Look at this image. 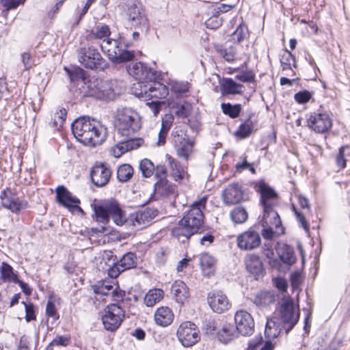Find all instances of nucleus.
Wrapping results in <instances>:
<instances>
[{
    "label": "nucleus",
    "mask_w": 350,
    "mask_h": 350,
    "mask_svg": "<svg viewBox=\"0 0 350 350\" xmlns=\"http://www.w3.org/2000/svg\"><path fill=\"white\" fill-rule=\"evenodd\" d=\"M207 198L204 196L193 202L189 210L172 230V234L180 242L185 243L189 238L199 233L203 228L204 214Z\"/></svg>",
    "instance_id": "f257e3e1"
},
{
    "label": "nucleus",
    "mask_w": 350,
    "mask_h": 350,
    "mask_svg": "<svg viewBox=\"0 0 350 350\" xmlns=\"http://www.w3.org/2000/svg\"><path fill=\"white\" fill-rule=\"evenodd\" d=\"M71 129L75 138L85 145L96 146L107 138V128L88 116L77 118L72 123Z\"/></svg>",
    "instance_id": "f03ea898"
},
{
    "label": "nucleus",
    "mask_w": 350,
    "mask_h": 350,
    "mask_svg": "<svg viewBox=\"0 0 350 350\" xmlns=\"http://www.w3.org/2000/svg\"><path fill=\"white\" fill-rule=\"evenodd\" d=\"M114 127L117 137L134 136L141 129L138 113L131 108L118 109L115 116Z\"/></svg>",
    "instance_id": "7ed1b4c3"
},
{
    "label": "nucleus",
    "mask_w": 350,
    "mask_h": 350,
    "mask_svg": "<svg viewBox=\"0 0 350 350\" xmlns=\"http://www.w3.org/2000/svg\"><path fill=\"white\" fill-rule=\"evenodd\" d=\"M96 221L107 224L111 217L117 226H122L126 221L125 215L118 202L113 199L99 204H92Z\"/></svg>",
    "instance_id": "20e7f679"
},
{
    "label": "nucleus",
    "mask_w": 350,
    "mask_h": 350,
    "mask_svg": "<svg viewBox=\"0 0 350 350\" xmlns=\"http://www.w3.org/2000/svg\"><path fill=\"white\" fill-rule=\"evenodd\" d=\"M132 94L140 98H163L168 95V88L163 83L152 80L144 85L137 82L133 84L131 89Z\"/></svg>",
    "instance_id": "39448f33"
},
{
    "label": "nucleus",
    "mask_w": 350,
    "mask_h": 350,
    "mask_svg": "<svg viewBox=\"0 0 350 350\" xmlns=\"http://www.w3.org/2000/svg\"><path fill=\"white\" fill-rule=\"evenodd\" d=\"M126 14L131 27L138 29L141 32L148 29V21L142 5L138 0H127L126 3Z\"/></svg>",
    "instance_id": "423d86ee"
},
{
    "label": "nucleus",
    "mask_w": 350,
    "mask_h": 350,
    "mask_svg": "<svg viewBox=\"0 0 350 350\" xmlns=\"http://www.w3.org/2000/svg\"><path fill=\"white\" fill-rule=\"evenodd\" d=\"M77 57L80 64L85 68L104 70L108 67L107 62L92 46L79 49Z\"/></svg>",
    "instance_id": "0eeeda50"
},
{
    "label": "nucleus",
    "mask_w": 350,
    "mask_h": 350,
    "mask_svg": "<svg viewBox=\"0 0 350 350\" xmlns=\"http://www.w3.org/2000/svg\"><path fill=\"white\" fill-rule=\"evenodd\" d=\"M100 46L109 59L116 64L130 61L135 56L133 52L124 49L117 40L104 39L100 44Z\"/></svg>",
    "instance_id": "6e6552de"
},
{
    "label": "nucleus",
    "mask_w": 350,
    "mask_h": 350,
    "mask_svg": "<svg viewBox=\"0 0 350 350\" xmlns=\"http://www.w3.org/2000/svg\"><path fill=\"white\" fill-rule=\"evenodd\" d=\"M124 318L122 308L116 304H111L105 309L102 321L107 330L113 332L120 326Z\"/></svg>",
    "instance_id": "1a4fd4ad"
},
{
    "label": "nucleus",
    "mask_w": 350,
    "mask_h": 350,
    "mask_svg": "<svg viewBox=\"0 0 350 350\" xmlns=\"http://www.w3.org/2000/svg\"><path fill=\"white\" fill-rule=\"evenodd\" d=\"M176 335L181 344L187 347L193 346L200 339L198 327L191 321L182 323L177 329Z\"/></svg>",
    "instance_id": "9d476101"
},
{
    "label": "nucleus",
    "mask_w": 350,
    "mask_h": 350,
    "mask_svg": "<svg viewBox=\"0 0 350 350\" xmlns=\"http://www.w3.org/2000/svg\"><path fill=\"white\" fill-rule=\"evenodd\" d=\"M280 312L284 328L288 333L297 324L299 318V313L296 310L293 299H284L281 304Z\"/></svg>",
    "instance_id": "9b49d317"
},
{
    "label": "nucleus",
    "mask_w": 350,
    "mask_h": 350,
    "mask_svg": "<svg viewBox=\"0 0 350 350\" xmlns=\"http://www.w3.org/2000/svg\"><path fill=\"white\" fill-rule=\"evenodd\" d=\"M249 193L239 183L229 184L222 192L223 201L226 204H238L249 200Z\"/></svg>",
    "instance_id": "f8f14e48"
},
{
    "label": "nucleus",
    "mask_w": 350,
    "mask_h": 350,
    "mask_svg": "<svg viewBox=\"0 0 350 350\" xmlns=\"http://www.w3.org/2000/svg\"><path fill=\"white\" fill-rule=\"evenodd\" d=\"M127 72L138 82L143 83V85L156 79L155 72L146 64L141 62L130 64L127 66Z\"/></svg>",
    "instance_id": "ddd939ff"
},
{
    "label": "nucleus",
    "mask_w": 350,
    "mask_h": 350,
    "mask_svg": "<svg viewBox=\"0 0 350 350\" xmlns=\"http://www.w3.org/2000/svg\"><path fill=\"white\" fill-rule=\"evenodd\" d=\"M1 205L13 213L18 214L21 210L27 207L26 201L21 200L11 189L7 188L3 190L0 194Z\"/></svg>",
    "instance_id": "4468645a"
},
{
    "label": "nucleus",
    "mask_w": 350,
    "mask_h": 350,
    "mask_svg": "<svg viewBox=\"0 0 350 350\" xmlns=\"http://www.w3.org/2000/svg\"><path fill=\"white\" fill-rule=\"evenodd\" d=\"M310 129L318 133H323L330 129L332 126V120L326 112H314L307 120Z\"/></svg>",
    "instance_id": "2eb2a0df"
},
{
    "label": "nucleus",
    "mask_w": 350,
    "mask_h": 350,
    "mask_svg": "<svg viewBox=\"0 0 350 350\" xmlns=\"http://www.w3.org/2000/svg\"><path fill=\"white\" fill-rule=\"evenodd\" d=\"M137 256L133 252H127L108 270L109 275L112 278H117L120 273L134 268L137 265Z\"/></svg>",
    "instance_id": "dca6fc26"
},
{
    "label": "nucleus",
    "mask_w": 350,
    "mask_h": 350,
    "mask_svg": "<svg viewBox=\"0 0 350 350\" xmlns=\"http://www.w3.org/2000/svg\"><path fill=\"white\" fill-rule=\"evenodd\" d=\"M256 191L260 194V202L263 209L275 208L278 204V196L276 191L264 181H260L255 185Z\"/></svg>",
    "instance_id": "f3484780"
},
{
    "label": "nucleus",
    "mask_w": 350,
    "mask_h": 350,
    "mask_svg": "<svg viewBox=\"0 0 350 350\" xmlns=\"http://www.w3.org/2000/svg\"><path fill=\"white\" fill-rule=\"evenodd\" d=\"M235 327L243 336L251 335L254 330V321L252 315L245 310H239L234 314Z\"/></svg>",
    "instance_id": "a211bd4d"
},
{
    "label": "nucleus",
    "mask_w": 350,
    "mask_h": 350,
    "mask_svg": "<svg viewBox=\"0 0 350 350\" xmlns=\"http://www.w3.org/2000/svg\"><path fill=\"white\" fill-rule=\"evenodd\" d=\"M56 198L58 203L67 208L70 211L83 213V209L78 205L79 199L72 196L71 193L64 186L56 189Z\"/></svg>",
    "instance_id": "6ab92c4d"
},
{
    "label": "nucleus",
    "mask_w": 350,
    "mask_h": 350,
    "mask_svg": "<svg viewBox=\"0 0 350 350\" xmlns=\"http://www.w3.org/2000/svg\"><path fill=\"white\" fill-rule=\"evenodd\" d=\"M111 176V171L110 168L102 163H96L90 172L92 183L98 187L105 186L109 181Z\"/></svg>",
    "instance_id": "aec40b11"
},
{
    "label": "nucleus",
    "mask_w": 350,
    "mask_h": 350,
    "mask_svg": "<svg viewBox=\"0 0 350 350\" xmlns=\"http://www.w3.org/2000/svg\"><path fill=\"white\" fill-rule=\"evenodd\" d=\"M237 241L241 250H252L260 246L261 239L257 232L249 230L239 235Z\"/></svg>",
    "instance_id": "412c9836"
},
{
    "label": "nucleus",
    "mask_w": 350,
    "mask_h": 350,
    "mask_svg": "<svg viewBox=\"0 0 350 350\" xmlns=\"http://www.w3.org/2000/svg\"><path fill=\"white\" fill-rule=\"evenodd\" d=\"M157 210L152 208H146L139 210L131 215V221L133 225L139 229H142L148 225L157 215Z\"/></svg>",
    "instance_id": "4be33fe9"
},
{
    "label": "nucleus",
    "mask_w": 350,
    "mask_h": 350,
    "mask_svg": "<svg viewBox=\"0 0 350 350\" xmlns=\"http://www.w3.org/2000/svg\"><path fill=\"white\" fill-rule=\"evenodd\" d=\"M208 303L215 312L219 314L227 311L230 306L226 295L219 291L208 294Z\"/></svg>",
    "instance_id": "5701e85b"
},
{
    "label": "nucleus",
    "mask_w": 350,
    "mask_h": 350,
    "mask_svg": "<svg viewBox=\"0 0 350 350\" xmlns=\"http://www.w3.org/2000/svg\"><path fill=\"white\" fill-rule=\"evenodd\" d=\"M174 318V315L172 309L167 306L158 308L154 314L155 323L161 327L170 325L173 322Z\"/></svg>",
    "instance_id": "b1692460"
},
{
    "label": "nucleus",
    "mask_w": 350,
    "mask_h": 350,
    "mask_svg": "<svg viewBox=\"0 0 350 350\" xmlns=\"http://www.w3.org/2000/svg\"><path fill=\"white\" fill-rule=\"evenodd\" d=\"M165 162L170 171V176L175 180L179 181L185 178L186 172L179 163L171 155H165Z\"/></svg>",
    "instance_id": "393cba45"
},
{
    "label": "nucleus",
    "mask_w": 350,
    "mask_h": 350,
    "mask_svg": "<svg viewBox=\"0 0 350 350\" xmlns=\"http://www.w3.org/2000/svg\"><path fill=\"white\" fill-rule=\"evenodd\" d=\"M175 148L177 155L187 161L193 150V142L188 138L178 137L176 140Z\"/></svg>",
    "instance_id": "a878e982"
},
{
    "label": "nucleus",
    "mask_w": 350,
    "mask_h": 350,
    "mask_svg": "<svg viewBox=\"0 0 350 350\" xmlns=\"http://www.w3.org/2000/svg\"><path fill=\"white\" fill-rule=\"evenodd\" d=\"M261 224L265 226L267 225L274 226L275 230H281V232H284V228L282 226L280 217L274 208L264 209Z\"/></svg>",
    "instance_id": "bb28decb"
},
{
    "label": "nucleus",
    "mask_w": 350,
    "mask_h": 350,
    "mask_svg": "<svg viewBox=\"0 0 350 350\" xmlns=\"http://www.w3.org/2000/svg\"><path fill=\"white\" fill-rule=\"evenodd\" d=\"M239 334L234 325L230 323H226L218 331L217 338L221 342L228 344L235 339Z\"/></svg>",
    "instance_id": "cd10ccee"
},
{
    "label": "nucleus",
    "mask_w": 350,
    "mask_h": 350,
    "mask_svg": "<svg viewBox=\"0 0 350 350\" xmlns=\"http://www.w3.org/2000/svg\"><path fill=\"white\" fill-rule=\"evenodd\" d=\"M172 294L176 302L183 304L189 297V288L186 284L181 280H176L171 287Z\"/></svg>",
    "instance_id": "c85d7f7f"
},
{
    "label": "nucleus",
    "mask_w": 350,
    "mask_h": 350,
    "mask_svg": "<svg viewBox=\"0 0 350 350\" xmlns=\"http://www.w3.org/2000/svg\"><path fill=\"white\" fill-rule=\"evenodd\" d=\"M216 259L208 253H203L200 256V265L203 274L206 276L213 275L216 269Z\"/></svg>",
    "instance_id": "c756f323"
},
{
    "label": "nucleus",
    "mask_w": 350,
    "mask_h": 350,
    "mask_svg": "<svg viewBox=\"0 0 350 350\" xmlns=\"http://www.w3.org/2000/svg\"><path fill=\"white\" fill-rule=\"evenodd\" d=\"M221 91L222 95L240 94L243 92V85L237 83L232 79H224L221 84Z\"/></svg>",
    "instance_id": "7c9ffc66"
},
{
    "label": "nucleus",
    "mask_w": 350,
    "mask_h": 350,
    "mask_svg": "<svg viewBox=\"0 0 350 350\" xmlns=\"http://www.w3.org/2000/svg\"><path fill=\"white\" fill-rule=\"evenodd\" d=\"M247 270L254 275L259 276L263 271L262 263L258 256L250 254L248 255L245 260Z\"/></svg>",
    "instance_id": "2f4dec72"
},
{
    "label": "nucleus",
    "mask_w": 350,
    "mask_h": 350,
    "mask_svg": "<svg viewBox=\"0 0 350 350\" xmlns=\"http://www.w3.org/2000/svg\"><path fill=\"white\" fill-rule=\"evenodd\" d=\"M174 118L172 113L165 114L162 119L161 128L158 135V146L164 145L168 131L172 126Z\"/></svg>",
    "instance_id": "473e14b6"
},
{
    "label": "nucleus",
    "mask_w": 350,
    "mask_h": 350,
    "mask_svg": "<svg viewBox=\"0 0 350 350\" xmlns=\"http://www.w3.org/2000/svg\"><path fill=\"white\" fill-rule=\"evenodd\" d=\"M111 34L109 28L106 25H98L88 31L86 39L89 42H93L94 40H101L107 38Z\"/></svg>",
    "instance_id": "72a5a7b5"
},
{
    "label": "nucleus",
    "mask_w": 350,
    "mask_h": 350,
    "mask_svg": "<svg viewBox=\"0 0 350 350\" xmlns=\"http://www.w3.org/2000/svg\"><path fill=\"white\" fill-rule=\"evenodd\" d=\"M154 191L161 196L167 197L175 193L174 185L169 183L167 179L158 180L154 184Z\"/></svg>",
    "instance_id": "f704fd0d"
},
{
    "label": "nucleus",
    "mask_w": 350,
    "mask_h": 350,
    "mask_svg": "<svg viewBox=\"0 0 350 350\" xmlns=\"http://www.w3.org/2000/svg\"><path fill=\"white\" fill-rule=\"evenodd\" d=\"M282 328L277 318L268 319L266 323L265 334L269 338L278 337Z\"/></svg>",
    "instance_id": "c9c22d12"
},
{
    "label": "nucleus",
    "mask_w": 350,
    "mask_h": 350,
    "mask_svg": "<svg viewBox=\"0 0 350 350\" xmlns=\"http://www.w3.org/2000/svg\"><path fill=\"white\" fill-rule=\"evenodd\" d=\"M163 297V291L161 289H151L146 293L144 297V304L148 307H152L159 302Z\"/></svg>",
    "instance_id": "e433bc0d"
},
{
    "label": "nucleus",
    "mask_w": 350,
    "mask_h": 350,
    "mask_svg": "<svg viewBox=\"0 0 350 350\" xmlns=\"http://www.w3.org/2000/svg\"><path fill=\"white\" fill-rule=\"evenodd\" d=\"M275 295L271 291H262L257 294L254 303L258 306H266L275 301Z\"/></svg>",
    "instance_id": "4c0bfd02"
},
{
    "label": "nucleus",
    "mask_w": 350,
    "mask_h": 350,
    "mask_svg": "<svg viewBox=\"0 0 350 350\" xmlns=\"http://www.w3.org/2000/svg\"><path fill=\"white\" fill-rule=\"evenodd\" d=\"M133 175V169L129 164H122L117 170L118 180L121 183L129 180Z\"/></svg>",
    "instance_id": "58836bf2"
},
{
    "label": "nucleus",
    "mask_w": 350,
    "mask_h": 350,
    "mask_svg": "<svg viewBox=\"0 0 350 350\" xmlns=\"http://www.w3.org/2000/svg\"><path fill=\"white\" fill-rule=\"evenodd\" d=\"M221 108L222 110V112L231 118H237L241 111V105L240 104H235L232 105L230 103H223L221 105Z\"/></svg>",
    "instance_id": "ea45409f"
},
{
    "label": "nucleus",
    "mask_w": 350,
    "mask_h": 350,
    "mask_svg": "<svg viewBox=\"0 0 350 350\" xmlns=\"http://www.w3.org/2000/svg\"><path fill=\"white\" fill-rule=\"evenodd\" d=\"M120 140L121 144L123 146L124 149L126 148V152L133 150L140 147L144 143V139L142 138H136L134 136L131 137H122Z\"/></svg>",
    "instance_id": "a19ab883"
},
{
    "label": "nucleus",
    "mask_w": 350,
    "mask_h": 350,
    "mask_svg": "<svg viewBox=\"0 0 350 350\" xmlns=\"http://www.w3.org/2000/svg\"><path fill=\"white\" fill-rule=\"evenodd\" d=\"M139 170L145 178L151 177L154 172L155 166L154 163L148 159H142L139 165Z\"/></svg>",
    "instance_id": "79ce46f5"
},
{
    "label": "nucleus",
    "mask_w": 350,
    "mask_h": 350,
    "mask_svg": "<svg viewBox=\"0 0 350 350\" xmlns=\"http://www.w3.org/2000/svg\"><path fill=\"white\" fill-rule=\"evenodd\" d=\"M66 116L67 111L66 109L61 108L53 116V118L51 122L52 127L57 130H59L61 128H62L63 124L66 120Z\"/></svg>",
    "instance_id": "37998d69"
},
{
    "label": "nucleus",
    "mask_w": 350,
    "mask_h": 350,
    "mask_svg": "<svg viewBox=\"0 0 350 350\" xmlns=\"http://www.w3.org/2000/svg\"><path fill=\"white\" fill-rule=\"evenodd\" d=\"M247 217V213L243 207H237L230 212V218L236 224L245 222Z\"/></svg>",
    "instance_id": "c03bdc74"
},
{
    "label": "nucleus",
    "mask_w": 350,
    "mask_h": 350,
    "mask_svg": "<svg viewBox=\"0 0 350 350\" xmlns=\"http://www.w3.org/2000/svg\"><path fill=\"white\" fill-rule=\"evenodd\" d=\"M280 62L283 70H292V67L295 68V58L291 52L286 50L281 56Z\"/></svg>",
    "instance_id": "a18cd8bd"
},
{
    "label": "nucleus",
    "mask_w": 350,
    "mask_h": 350,
    "mask_svg": "<svg viewBox=\"0 0 350 350\" xmlns=\"http://www.w3.org/2000/svg\"><path fill=\"white\" fill-rule=\"evenodd\" d=\"M252 122L250 120V119H248L239 126V129L235 133V135L241 139H245L250 136V135L252 133Z\"/></svg>",
    "instance_id": "49530a36"
},
{
    "label": "nucleus",
    "mask_w": 350,
    "mask_h": 350,
    "mask_svg": "<svg viewBox=\"0 0 350 350\" xmlns=\"http://www.w3.org/2000/svg\"><path fill=\"white\" fill-rule=\"evenodd\" d=\"M217 52L228 62H232L235 59L236 49L232 46L225 48L220 47L217 49Z\"/></svg>",
    "instance_id": "de8ad7c7"
},
{
    "label": "nucleus",
    "mask_w": 350,
    "mask_h": 350,
    "mask_svg": "<svg viewBox=\"0 0 350 350\" xmlns=\"http://www.w3.org/2000/svg\"><path fill=\"white\" fill-rule=\"evenodd\" d=\"M1 276L4 280H9L12 282H16L17 276L13 273L12 267L5 262L2 263Z\"/></svg>",
    "instance_id": "09e8293b"
},
{
    "label": "nucleus",
    "mask_w": 350,
    "mask_h": 350,
    "mask_svg": "<svg viewBox=\"0 0 350 350\" xmlns=\"http://www.w3.org/2000/svg\"><path fill=\"white\" fill-rule=\"evenodd\" d=\"M70 342V338L64 336H57L47 346V350H53L55 346L66 347Z\"/></svg>",
    "instance_id": "8fccbe9b"
},
{
    "label": "nucleus",
    "mask_w": 350,
    "mask_h": 350,
    "mask_svg": "<svg viewBox=\"0 0 350 350\" xmlns=\"http://www.w3.org/2000/svg\"><path fill=\"white\" fill-rule=\"evenodd\" d=\"M312 98V94L306 90L299 91L294 94V99L298 104H305Z\"/></svg>",
    "instance_id": "3c124183"
},
{
    "label": "nucleus",
    "mask_w": 350,
    "mask_h": 350,
    "mask_svg": "<svg viewBox=\"0 0 350 350\" xmlns=\"http://www.w3.org/2000/svg\"><path fill=\"white\" fill-rule=\"evenodd\" d=\"M247 27L243 25H239L232 33V39L237 42H241L247 37Z\"/></svg>",
    "instance_id": "603ef678"
},
{
    "label": "nucleus",
    "mask_w": 350,
    "mask_h": 350,
    "mask_svg": "<svg viewBox=\"0 0 350 350\" xmlns=\"http://www.w3.org/2000/svg\"><path fill=\"white\" fill-rule=\"evenodd\" d=\"M46 314L49 318H52L53 321H57L59 318V314L57 312L55 304L49 300L46 306Z\"/></svg>",
    "instance_id": "864d4df0"
},
{
    "label": "nucleus",
    "mask_w": 350,
    "mask_h": 350,
    "mask_svg": "<svg viewBox=\"0 0 350 350\" xmlns=\"http://www.w3.org/2000/svg\"><path fill=\"white\" fill-rule=\"evenodd\" d=\"M262 234L266 239H271L274 234H280L284 233L281 232V230H275L274 226L267 225V226H262Z\"/></svg>",
    "instance_id": "5fc2aeb1"
},
{
    "label": "nucleus",
    "mask_w": 350,
    "mask_h": 350,
    "mask_svg": "<svg viewBox=\"0 0 350 350\" xmlns=\"http://www.w3.org/2000/svg\"><path fill=\"white\" fill-rule=\"evenodd\" d=\"M25 310V319L27 322L35 320L36 316L35 314L34 306L32 303L23 302Z\"/></svg>",
    "instance_id": "6e6d98bb"
},
{
    "label": "nucleus",
    "mask_w": 350,
    "mask_h": 350,
    "mask_svg": "<svg viewBox=\"0 0 350 350\" xmlns=\"http://www.w3.org/2000/svg\"><path fill=\"white\" fill-rule=\"evenodd\" d=\"M155 178L158 180L167 179V167L165 165H157L155 166L154 170Z\"/></svg>",
    "instance_id": "4d7b16f0"
},
{
    "label": "nucleus",
    "mask_w": 350,
    "mask_h": 350,
    "mask_svg": "<svg viewBox=\"0 0 350 350\" xmlns=\"http://www.w3.org/2000/svg\"><path fill=\"white\" fill-rule=\"evenodd\" d=\"M111 291L114 292L113 287L108 284L103 283L100 285L96 286L94 288V292L96 294L107 295Z\"/></svg>",
    "instance_id": "13d9d810"
},
{
    "label": "nucleus",
    "mask_w": 350,
    "mask_h": 350,
    "mask_svg": "<svg viewBox=\"0 0 350 350\" xmlns=\"http://www.w3.org/2000/svg\"><path fill=\"white\" fill-rule=\"evenodd\" d=\"M25 0H1V3L6 10L16 9L19 5L23 4Z\"/></svg>",
    "instance_id": "bf43d9fd"
},
{
    "label": "nucleus",
    "mask_w": 350,
    "mask_h": 350,
    "mask_svg": "<svg viewBox=\"0 0 350 350\" xmlns=\"http://www.w3.org/2000/svg\"><path fill=\"white\" fill-rule=\"evenodd\" d=\"M189 83L187 82H175L172 85V90L177 94H184L189 90Z\"/></svg>",
    "instance_id": "052dcab7"
},
{
    "label": "nucleus",
    "mask_w": 350,
    "mask_h": 350,
    "mask_svg": "<svg viewBox=\"0 0 350 350\" xmlns=\"http://www.w3.org/2000/svg\"><path fill=\"white\" fill-rule=\"evenodd\" d=\"M175 114L182 118H187L189 115V106L185 105H177L175 107Z\"/></svg>",
    "instance_id": "680f3d73"
},
{
    "label": "nucleus",
    "mask_w": 350,
    "mask_h": 350,
    "mask_svg": "<svg viewBox=\"0 0 350 350\" xmlns=\"http://www.w3.org/2000/svg\"><path fill=\"white\" fill-rule=\"evenodd\" d=\"M125 152H126V148L124 149L123 148V146L121 144L120 142H118V144L112 147L110 150L111 155L116 158H119Z\"/></svg>",
    "instance_id": "e2e57ef3"
},
{
    "label": "nucleus",
    "mask_w": 350,
    "mask_h": 350,
    "mask_svg": "<svg viewBox=\"0 0 350 350\" xmlns=\"http://www.w3.org/2000/svg\"><path fill=\"white\" fill-rule=\"evenodd\" d=\"M306 212L296 213V219L306 232L309 231V224L306 219Z\"/></svg>",
    "instance_id": "0e129e2a"
},
{
    "label": "nucleus",
    "mask_w": 350,
    "mask_h": 350,
    "mask_svg": "<svg viewBox=\"0 0 350 350\" xmlns=\"http://www.w3.org/2000/svg\"><path fill=\"white\" fill-rule=\"evenodd\" d=\"M347 148H348L347 146H342L339 149V152L336 156V164L340 168H343L346 166L347 161L344 157V150Z\"/></svg>",
    "instance_id": "69168bd1"
},
{
    "label": "nucleus",
    "mask_w": 350,
    "mask_h": 350,
    "mask_svg": "<svg viewBox=\"0 0 350 350\" xmlns=\"http://www.w3.org/2000/svg\"><path fill=\"white\" fill-rule=\"evenodd\" d=\"M96 0H88L85 5L83 6L82 10L81 11L79 15L77 16L75 23H74L73 26H77L81 21V20L83 18L84 15L87 13L91 5L95 2Z\"/></svg>",
    "instance_id": "338daca9"
},
{
    "label": "nucleus",
    "mask_w": 350,
    "mask_h": 350,
    "mask_svg": "<svg viewBox=\"0 0 350 350\" xmlns=\"http://www.w3.org/2000/svg\"><path fill=\"white\" fill-rule=\"evenodd\" d=\"M162 103L159 100L152 101L146 103L150 110L153 113L154 116H157L161 111V106Z\"/></svg>",
    "instance_id": "774afa93"
}]
</instances>
